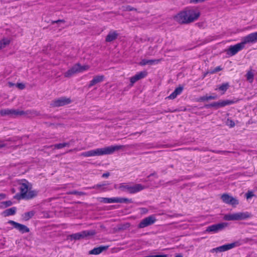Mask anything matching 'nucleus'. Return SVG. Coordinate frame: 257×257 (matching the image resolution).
<instances>
[{
    "mask_svg": "<svg viewBox=\"0 0 257 257\" xmlns=\"http://www.w3.org/2000/svg\"><path fill=\"white\" fill-rule=\"evenodd\" d=\"M200 16L198 9L187 7L176 15L174 19L179 24H188L196 21Z\"/></svg>",
    "mask_w": 257,
    "mask_h": 257,
    "instance_id": "f257e3e1",
    "label": "nucleus"
},
{
    "mask_svg": "<svg viewBox=\"0 0 257 257\" xmlns=\"http://www.w3.org/2000/svg\"><path fill=\"white\" fill-rule=\"evenodd\" d=\"M257 42V32L252 33L248 35L243 37L241 42L235 45L229 47L227 54L233 56L236 54L238 52L244 48V46L248 43H254Z\"/></svg>",
    "mask_w": 257,
    "mask_h": 257,
    "instance_id": "f03ea898",
    "label": "nucleus"
},
{
    "mask_svg": "<svg viewBox=\"0 0 257 257\" xmlns=\"http://www.w3.org/2000/svg\"><path fill=\"white\" fill-rule=\"evenodd\" d=\"M123 148V146H110L102 148H97L81 153V156L85 157L99 156L113 154L115 151Z\"/></svg>",
    "mask_w": 257,
    "mask_h": 257,
    "instance_id": "7ed1b4c3",
    "label": "nucleus"
},
{
    "mask_svg": "<svg viewBox=\"0 0 257 257\" xmlns=\"http://www.w3.org/2000/svg\"><path fill=\"white\" fill-rule=\"evenodd\" d=\"M20 185L19 189L23 195L30 197V199L35 197L37 195V191L32 190V185L31 183L26 180H22L19 183Z\"/></svg>",
    "mask_w": 257,
    "mask_h": 257,
    "instance_id": "20e7f679",
    "label": "nucleus"
},
{
    "mask_svg": "<svg viewBox=\"0 0 257 257\" xmlns=\"http://www.w3.org/2000/svg\"><path fill=\"white\" fill-rule=\"evenodd\" d=\"M251 215L248 212H239L232 214H225L224 219L225 220H242L250 218Z\"/></svg>",
    "mask_w": 257,
    "mask_h": 257,
    "instance_id": "39448f33",
    "label": "nucleus"
},
{
    "mask_svg": "<svg viewBox=\"0 0 257 257\" xmlns=\"http://www.w3.org/2000/svg\"><path fill=\"white\" fill-rule=\"evenodd\" d=\"M89 68L88 65L81 66L79 63L74 65L71 69L68 70L64 73L65 77H70L73 75L82 72L85 70H87Z\"/></svg>",
    "mask_w": 257,
    "mask_h": 257,
    "instance_id": "423d86ee",
    "label": "nucleus"
},
{
    "mask_svg": "<svg viewBox=\"0 0 257 257\" xmlns=\"http://www.w3.org/2000/svg\"><path fill=\"white\" fill-rule=\"evenodd\" d=\"M95 234L94 230H84L80 232L71 234L69 238L71 240H79L89 236H93Z\"/></svg>",
    "mask_w": 257,
    "mask_h": 257,
    "instance_id": "0eeeda50",
    "label": "nucleus"
},
{
    "mask_svg": "<svg viewBox=\"0 0 257 257\" xmlns=\"http://www.w3.org/2000/svg\"><path fill=\"white\" fill-rule=\"evenodd\" d=\"M100 201L104 203H131V199L125 198L113 197V198H105L102 197L100 198Z\"/></svg>",
    "mask_w": 257,
    "mask_h": 257,
    "instance_id": "6e6552de",
    "label": "nucleus"
},
{
    "mask_svg": "<svg viewBox=\"0 0 257 257\" xmlns=\"http://www.w3.org/2000/svg\"><path fill=\"white\" fill-rule=\"evenodd\" d=\"M157 221L155 215H152L142 219L138 225V227L143 228L153 224Z\"/></svg>",
    "mask_w": 257,
    "mask_h": 257,
    "instance_id": "1a4fd4ad",
    "label": "nucleus"
},
{
    "mask_svg": "<svg viewBox=\"0 0 257 257\" xmlns=\"http://www.w3.org/2000/svg\"><path fill=\"white\" fill-rule=\"evenodd\" d=\"M228 225L227 223L222 222L218 224H213L209 226L205 230V232L216 233L219 231L222 230Z\"/></svg>",
    "mask_w": 257,
    "mask_h": 257,
    "instance_id": "9d476101",
    "label": "nucleus"
},
{
    "mask_svg": "<svg viewBox=\"0 0 257 257\" xmlns=\"http://www.w3.org/2000/svg\"><path fill=\"white\" fill-rule=\"evenodd\" d=\"M71 102V100L70 98L65 97H62L58 99L54 100L52 105L54 107H59L68 104Z\"/></svg>",
    "mask_w": 257,
    "mask_h": 257,
    "instance_id": "9b49d317",
    "label": "nucleus"
},
{
    "mask_svg": "<svg viewBox=\"0 0 257 257\" xmlns=\"http://www.w3.org/2000/svg\"><path fill=\"white\" fill-rule=\"evenodd\" d=\"M221 198L223 202L226 204L236 205L239 203L237 199L228 194H222Z\"/></svg>",
    "mask_w": 257,
    "mask_h": 257,
    "instance_id": "f8f14e48",
    "label": "nucleus"
},
{
    "mask_svg": "<svg viewBox=\"0 0 257 257\" xmlns=\"http://www.w3.org/2000/svg\"><path fill=\"white\" fill-rule=\"evenodd\" d=\"M8 223L12 224L15 228L17 229L22 233L29 232L30 231V229L27 226L13 220H9Z\"/></svg>",
    "mask_w": 257,
    "mask_h": 257,
    "instance_id": "ddd939ff",
    "label": "nucleus"
},
{
    "mask_svg": "<svg viewBox=\"0 0 257 257\" xmlns=\"http://www.w3.org/2000/svg\"><path fill=\"white\" fill-rule=\"evenodd\" d=\"M236 245L235 243H231L229 244H224L219 247L214 248L211 249V252H222L228 250L234 247Z\"/></svg>",
    "mask_w": 257,
    "mask_h": 257,
    "instance_id": "4468645a",
    "label": "nucleus"
},
{
    "mask_svg": "<svg viewBox=\"0 0 257 257\" xmlns=\"http://www.w3.org/2000/svg\"><path fill=\"white\" fill-rule=\"evenodd\" d=\"M1 116L9 115L11 116H16L19 115V110L15 109H4L0 110Z\"/></svg>",
    "mask_w": 257,
    "mask_h": 257,
    "instance_id": "2eb2a0df",
    "label": "nucleus"
},
{
    "mask_svg": "<svg viewBox=\"0 0 257 257\" xmlns=\"http://www.w3.org/2000/svg\"><path fill=\"white\" fill-rule=\"evenodd\" d=\"M147 73L146 71H142L138 73L135 76L130 78L131 85L133 86L134 84L138 80L144 78L147 75Z\"/></svg>",
    "mask_w": 257,
    "mask_h": 257,
    "instance_id": "dca6fc26",
    "label": "nucleus"
},
{
    "mask_svg": "<svg viewBox=\"0 0 257 257\" xmlns=\"http://www.w3.org/2000/svg\"><path fill=\"white\" fill-rule=\"evenodd\" d=\"M118 36V33L116 31L111 30L109 32L105 38V41L111 42L116 40Z\"/></svg>",
    "mask_w": 257,
    "mask_h": 257,
    "instance_id": "f3484780",
    "label": "nucleus"
},
{
    "mask_svg": "<svg viewBox=\"0 0 257 257\" xmlns=\"http://www.w3.org/2000/svg\"><path fill=\"white\" fill-rule=\"evenodd\" d=\"M40 115V113L35 110H28L26 111L19 110V115H27L29 117H34Z\"/></svg>",
    "mask_w": 257,
    "mask_h": 257,
    "instance_id": "a211bd4d",
    "label": "nucleus"
},
{
    "mask_svg": "<svg viewBox=\"0 0 257 257\" xmlns=\"http://www.w3.org/2000/svg\"><path fill=\"white\" fill-rule=\"evenodd\" d=\"M108 247V246H100L97 247H95L93 249L89 251V254H99L102 251L106 250Z\"/></svg>",
    "mask_w": 257,
    "mask_h": 257,
    "instance_id": "6ab92c4d",
    "label": "nucleus"
},
{
    "mask_svg": "<svg viewBox=\"0 0 257 257\" xmlns=\"http://www.w3.org/2000/svg\"><path fill=\"white\" fill-rule=\"evenodd\" d=\"M104 76L103 75H97L93 77L92 80L90 81L89 84V87H91L92 86L100 83L103 81Z\"/></svg>",
    "mask_w": 257,
    "mask_h": 257,
    "instance_id": "aec40b11",
    "label": "nucleus"
},
{
    "mask_svg": "<svg viewBox=\"0 0 257 257\" xmlns=\"http://www.w3.org/2000/svg\"><path fill=\"white\" fill-rule=\"evenodd\" d=\"M160 61V60L159 59H151V60H148V59H143L141 60V62L139 63V65L141 66H145L146 65H152L154 64H158Z\"/></svg>",
    "mask_w": 257,
    "mask_h": 257,
    "instance_id": "412c9836",
    "label": "nucleus"
},
{
    "mask_svg": "<svg viewBox=\"0 0 257 257\" xmlns=\"http://www.w3.org/2000/svg\"><path fill=\"white\" fill-rule=\"evenodd\" d=\"M145 188V187L140 184H137L133 186H131L130 189V193H135L139 192Z\"/></svg>",
    "mask_w": 257,
    "mask_h": 257,
    "instance_id": "4be33fe9",
    "label": "nucleus"
},
{
    "mask_svg": "<svg viewBox=\"0 0 257 257\" xmlns=\"http://www.w3.org/2000/svg\"><path fill=\"white\" fill-rule=\"evenodd\" d=\"M183 87L182 86H179L176 88L175 90L168 97V98L170 99H175L177 95L180 94L182 92Z\"/></svg>",
    "mask_w": 257,
    "mask_h": 257,
    "instance_id": "5701e85b",
    "label": "nucleus"
},
{
    "mask_svg": "<svg viewBox=\"0 0 257 257\" xmlns=\"http://www.w3.org/2000/svg\"><path fill=\"white\" fill-rule=\"evenodd\" d=\"M254 76V70L250 69L248 70L245 74V77L247 81L252 83L253 81Z\"/></svg>",
    "mask_w": 257,
    "mask_h": 257,
    "instance_id": "b1692460",
    "label": "nucleus"
},
{
    "mask_svg": "<svg viewBox=\"0 0 257 257\" xmlns=\"http://www.w3.org/2000/svg\"><path fill=\"white\" fill-rule=\"evenodd\" d=\"M35 214V211L27 212L23 214V219L25 221H28L31 219Z\"/></svg>",
    "mask_w": 257,
    "mask_h": 257,
    "instance_id": "393cba45",
    "label": "nucleus"
},
{
    "mask_svg": "<svg viewBox=\"0 0 257 257\" xmlns=\"http://www.w3.org/2000/svg\"><path fill=\"white\" fill-rule=\"evenodd\" d=\"M221 107L225 106L226 105H230L235 102V101L231 100H220Z\"/></svg>",
    "mask_w": 257,
    "mask_h": 257,
    "instance_id": "a878e982",
    "label": "nucleus"
},
{
    "mask_svg": "<svg viewBox=\"0 0 257 257\" xmlns=\"http://www.w3.org/2000/svg\"><path fill=\"white\" fill-rule=\"evenodd\" d=\"M16 208L15 207L10 208L5 210L4 212L5 216H10L16 213Z\"/></svg>",
    "mask_w": 257,
    "mask_h": 257,
    "instance_id": "bb28decb",
    "label": "nucleus"
},
{
    "mask_svg": "<svg viewBox=\"0 0 257 257\" xmlns=\"http://www.w3.org/2000/svg\"><path fill=\"white\" fill-rule=\"evenodd\" d=\"M10 43V40L7 38H4L0 41V49L5 48Z\"/></svg>",
    "mask_w": 257,
    "mask_h": 257,
    "instance_id": "cd10ccee",
    "label": "nucleus"
},
{
    "mask_svg": "<svg viewBox=\"0 0 257 257\" xmlns=\"http://www.w3.org/2000/svg\"><path fill=\"white\" fill-rule=\"evenodd\" d=\"M229 86V83L228 82L224 83L222 84L219 87L218 89L220 91H222V94H224V93L227 90V89L228 88Z\"/></svg>",
    "mask_w": 257,
    "mask_h": 257,
    "instance_id": "c85d7f7f",
    "label": "nucleus"
},
{
    "mask_svg": "<svg viewBox=\"0 0 257 257\" xmlns=\"http://www.w3.org/2000/svg\"><path fill=\"white\" fill-rule=\"evenodd\" d=\"M216 98V95H214V96L205 95V96H203L199 98V100L200 101H208L209 100L215 99Z\"/></svg>",
    "mask_w": 257,
    "mask_h": 257,
    "instance_id": "c756f323",
    "label": "nucleus"
},
{
    "mask_svg": "<svg viewBox=\"0 0 257 257\" xmlns=\"http://www.w3.org/2000/svg\"><path fill=\"white\" fill-rule=\"evenodd\" d=\"M69 146L70 144L69 143H64L62 144H55L54 146L55 149H60L65 147H69Z\"/></svg>",
    "mask_w": 257,
    "mask_h": 257,
    "instance_id": "7c9ffc66",
    "label": "nucleus"
},
{
    "mask_svg": "<svg viewBox=\"0 0 257 257\" xmlns=\"http://www.w3.org/2000/svg\"><path fill=\"white\" fill-rule=\"evenodd\" d=\"M14 198L20 200L21 199H30V197H28L27 196L23 195L22 193L20 192V194H17L15 196Z\"/></svg>",
    "mask_w": 257,
    "mask_h": 257,
    "instance_id": "2f4dec72",
    "label": "nucleus"
},
{
    "mask_svg": "<svg viewBox=\"0 0 257 257\" xmlns=\"http://www.w3.org/2000/svg\"><path fill=\"white\" fill-rule=\"evenodd\" d=\"M220 105V100H219L218 102H213L212 103L208 104L207 105V107H215L216 108H218L221 107Z\"/></svg>",
    "mask_w": 257,
    "mask_h": 257,
    "instance_id": "473e14b6",
    "label": "nucleus"
},
{
    "mask_svg": "<svg viewBox=\"0 0 257 257\" xmlns=\"http://www.w3.org/2000/svg\"><path fill=\"white\" fill-rule=\"evenodd\" d=\"M226 124L230 127H233L235 126L234 122L232 120L229 118L227 119L226 121Z\"/></svg>",
    "mask_w": 257,
    "mask_h": 257,
    "instance_id": "72a5a7b5",
    "label": "nucleus"
},
{
    "mask_svg": "<svg viewBox=\"0 0 257 257\" xmlns=\"http://www.w3.org/2000/svg\"><path fill=\"white\" fill-rule=\"evenodd\" d=\"M245 195L246 199H248L253 197L254 196V194L251 191H248L247 193H246Z\"/></svg>",
    "mask_w": 257,
    "mask_h": 257,
    "instance_id": "f704fd0d",
    "label": "nucleus"
},
{
    "mask_svg": "<svg viewBox=\"0 0 257 257\" xmlns=\"http://www.w3.org/2000/svg\"><path fill=\"white\" fill-rule=\"evenodd\" d=\"M204 0H188L190 4H197L204 2Z\"/></svg>",
    "mask_w": 257,
    "mask_h": 257,
    "instance_id": "c9c22d12",
    "label": "nucleus"
},
{
    "mask_svg": "<svg viewBox=\"0 0 257 257\" xmlns=\"http://www.w3.org/2000/svg\"><path fill=\"white\" fill-rule=\"evenodd\" d=\"M130 186H130V185L122 186L120 187V188H121L123 190L126 191L129 193V191H130L129 188H130Z\"/></svg>",
    "mask_w": 257,
    "mask_h": 257,
    "instance_id": "e433bc0d",
    "label": "nucleus"
},
{
    "mask_svg": "<svg viewBox=\"0 0 257 257\" xmlns=\"http://www.w3.org/2000/svg\"><path fill=\"white\" fill-rule=\"evenodd\" d=\"M125 10L127 11H136L137 10L130 6H127L125 8Z\"/></svg>",
    "mask_w": 257,
    "mask_h": 257,
    "instance_id": "4c0bfd02",
    "label": "nucleus"
},
{
    "mask_svg": "<svg viewBox=\"0 0 257 257\" xmlns=\"http://www.w3.org/2000/svg\"><path fill=\"white\" fill-rule=\"evenodd\" d=\"M16 86L18 88L21 90L24 89L25 87V85L23 83H17Z\"/></svg>",
    "mask_w": 257,
    "mask_h": 257,
    "instance_id": "58836bf2",
    "label": "nucleus"
},
{
    "mask_svg": "<svg viewBox=\"0 0 257 257\" xmlns=\"http://www.w3.org/2000/svg\"><path fill=\"white\" fill-rule=\"evenodd\" d=\"M7 144L4 141L0 140V149L6 147Z\"/></svg>",
    "mask_w": 257,
    "mask_h": 257,
    "instance_id": "ea45409f",
    "label": "nucleus"
},
{
    "mask_svg": "<svg viewBox=\"0 0 257 257\" xmlns=\"http://www.w3.org/2000/svg\"><path fill=\"white\" fill-rule=\"evenodd\" d=\"M69 194L81 195L83 194V193L81 192H78V191H72V192L69 193Z\"/></svg>",
    "mask_w": 257,
    "mask_h": 257,
    "instance_id": "a19ab883",
    "label": "nucleus"
},
{
    "mask_svg": "<svg viewBox=\"0 0 257 257\" xmlns=\"http://www.w3.org/2000/svg\"><path fill=\"white\" fill-rule=\"evenodd\" d=\"M6 197V195L5 194L0 193V200L5 199Z\"/></svg>",
    "mask_w": 257,
    "mask_h": 257,
    "instance_id": "79ce46f5",
    "label": "nucleus"
},
{
    "mask_svg": "<svg viewBox=\"0 0 257 257\" xmlns=\"http://www.w3.org/2000/svg\"><path fill=\"white\" fill-rule=\"evenodd\" d=\"M221 68L220 66L217 67L215 68L214 70L212 72V73L217 72L221 70Z\"/></svg>",
    "mask_w": 257,
    "mask_h": 257,
    "instance_id": "37998d69",
    "label": "nucleus"
},
{
    "mask_svg": "<svg viewBox=\"0 0 257 257\" xmlns=\"http://www.w3.org/2000/svg\"><path fill=\"white\" fill-rule=\"evenodd\" d=\"M109 176V173H104L102 175V177H108Z\"/></svg>",
    "mask_w": 257,
    "mask_h": 257,
    "instance_id": "c03bdc74",
    "label": "nucleus"
},
{
    "mask_svg": "<svg viewBox=\"0 0 257 257\" xmlns=\"http://www.w3.org/2000/svg\"><path fill=\"white\" fill-rule=\"evenodd\" d=\"M103 185H97L93 187V188H97L102 186Z\"/></svg>",
    "mask_w": 257,
    "mask_h": 257,
    "instance_id": "a18cd8bd",
    "label": "nucleus"
},
{
    "mask_svg": "<svg viewBox=\"0 0 257 257\" xmlns=\"http://www.w3.org/2000/svg\"><path fill=\"white\" fill-rule=\"evenodd\" d=\"M6 203L7 204V206H11L12 205V202L11 201H7L6 202Z\"/></svg>",
    "mask_w": 257,
    "mask_h": 257,
    "instance_id": "49530a36",
    "label": "nucleus"
},
{
    "mask_svg": "<svg viewBox=\"0 0 257 257\" xmlns=\"http://www.w3.org/2000/svg\"><path fill=\"white\" fill-rule=\"evenodd\" d=\"M58 22H64V21L63 20H59L58 21L53 22V23H57Z\"/></svg>",
    "mask_w": 257,
    "mask_h": 257,
    "instance_id": "de8ad7c7",
    "label": "nucleus"
},
{
    "mask_svg": "<svg viewBox=\"0 0 257 257\" xmlns=\"http://www.w3.org/2000/svg\"><path fill=\"white\" fill-rule=\"evenodd\" d=\"M9 85L10 87H12L14 85V84L12 82H9Z\"/></svg>",
    "mask_w": 257,
    "mask_h": 257,
    "instance_id": "09e8293b",
    "label": "nucleus"
},
{
    "mask_svg": "<svg viewBox=\"0 0 257 257\" xmlns=\"http://www.w3.org/2000/svg\"><path fill=\"white\" fill-rule=\"evenodd\" d=\"M130 226V224L128 223H127L126 224L124 225V228H127V227H128Z\"/></svg>",
    "mask_w": 257,
    "mask_h": 257,
    "instance_id": "8fccbe9b",
    "label": "nucleus"
},
{
    "mask_svg": "<svg viewBox=\"0 0 257 257\" xmlns=\"http://www.w3.org/2000/svg\"><path fill=\"white\" fill-rule=\"evenodd\" d=\"M175 257H182V255L181 254H177L176 255Z\"/></svg>",
    "mask_w": 257,
    "mask_h": 257,
    "instance_id": "3c124183",
    "label": "nucleus"
},
{
    "mask_svg": "<svg viewBox=\"0 0 257 257\" xmlns=\"http://www.w3.org/2000/svg\"><path fill=\"white\" fill-rule=\"evenodd\" d=\"M222 152V153H224V154H225V153H228V152H226V151H224V152Z\"/></svg>",
    "mask_w": 257,
    "mask_h": 257,
    "instance_id": "603ef678",
    "label": "nucleus"
},
{
    "mask_svg": "<svg viewBox=\"0 0 257 257\" xmlns=\"http://www.w3.org/2000/svg\"><path fill=\"white\" fill-rule=\"evenodd\" d=\"M12 192H13V193H14V192H15V189H13L12 190Z\"/></svg>",
    "mask_w": 257,
    "mask_h": 257,
    "instance_id": "864d4df0",
    "label": "nucleus"
},
{
    "mask_svg": "<svg viewBox=\"0 0 257 257\" xmlns=\"http://www.w3.org/2000/svg\"><path fill=\"white\" fill-rule=\"evenodd\" d=\"M155 175V173H153V174H151V175H150V176H152V175Z\"/></svg>",
    "mask_w": 257,
    "mask_h": 257,
    "instance_id": "5fc2aeb1",
    "label": "nucleus"
},
{
    "mask_svg": "<svg viewBox=\"0 0 257 257\" xmlns=\"http://www.w3.org/2000/svg\"><path fill=\"white\" fill-rule=\"evenodd\" d=\"M71 151H72V150H70L68 152H71Z\"/></svg>",
    "mask_w": 257,
    "mask_h": 257,
    "instance_id": "6e6d98bb",
    "label": "nucleus"
},
{
    "mask_svg": "<svg viewBox=\"0 0 257 257\" xmlns=\"http://www.w3.org/2000/svg\"><path fill=\"white\" fill-rule=\"evenodd\" d=\"M205 76H206V74H204V77H203V78H204V77H205Z\"/></svg>",
    "mask_w": 257,
    "mask_h": 257,
    "instance_id": "4d7b16f0",
    "label": "nucleus"
}]
</instances>
